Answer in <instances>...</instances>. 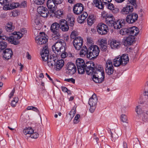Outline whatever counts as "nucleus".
<instances>
[{
  "label": "nucleus",
  "instance_id": "48",
  "mask_svg": "<svg viewBox=\"0 0 148 148\" xmlns=\"http://www.w3.org/2000/svg\"><path fill=\"white\" fill-rule=\"evenodd\" d=\"M85 19L83 18L82 16H79L77 18L78 22L80 23H83Z\"/></svg>",
  "mask_w": 148,
  "mask_h": 148
},
{
  "label": "nucleus",
  "instance_id": "25",
  "mask_svg": "<svg viewBox=\"0 0 148 148\" xmlns=\"http://www.w3.org/2000/svg\"><path fill=\"white\" fill-rule=\"evenodd\" d=\"M97 99L95 94H93L89 99L88 104L90 106H96L97 102Z\"/></svg>",
  "mask_w": 148,
  "mask_h": 148
},
{
  "label": "nucleus",
  "instance_id": "34",
  "mask_svg": "<svg viewBox=\"0 0 148 148\" xmlns=\"http://www.w3.org/2000/svg\"><path fill=\"white\" fill-rule=\"evenodd\" d=\"M95 21L94 16L93 15H90L87 19V23L89 25H91Z\"/></svg>",
  "mask_w": 148,
  "mask_h": 148
},
{
  "label": "nucleus",
  "instance_id": "28",
  "mask_svg": "<svg viewBox=\"0 0 148 148\" xmlns=\"http://www.w3.org/2000/svg\"><path fill=\"white\" fill-rule=\"evenodd\" d=\"M93 4L98 8L102 9L103 8V5L101 0H95L93 1Z\"/></svg>",
  "mask_w": 148,
  "mask_h": 148
},
{
  "label": "nucleus",
  "instance_id": "15",
  "mask_svg": "<svg viewBox=\"0 0 148 148\" xmlns=\"http://www.w3.org/2000/svg\"><path fill=\"white\" fill-rule=\"evenodd\" d=\"M38 12L41 16L43 17H46L49 14V11L45 7L43 6H40L37 9Z\"/></svg>",
  "mask_w": 148,
  "mask_h": 148
},
{
  "label": "nucleus",
  "instance_id": "55",
  "mask_svg": "<svg viewBox=\"0 0 148 148\" xmlns=\"http://www.w3.org/2000/svg\"><path fill=\"white\" fill-rule=\"evenodd\" d=\"M90 112L92 113H93L94 110H95V109L96 108V106H90Z\"/></svg>",
  "mask_w": 148,
  "mask_h": 148
},
{
  "label": "nucleus",
  "instance_id": "10",
  "mask_svg": "<svg viewBox=\"0 0 148 148\" xmlns=\"http://www.w3.org/2000/svg\"><path fill=\"white\" fill-rule=\"evenodd\" d=\"M105 70L106 73L109 75H110L113 73L114 67L111 60L108 59L106 61Z\"/></svg>",
  "mask_w": 148,
  "mask_h": 148
},
{
  "label": "nucleus",
  "instance_id": "39",
  "mask_svg": "<svg viewBox=\"0 0 148 148\" xmlns=\"http://www.w3.org/2000/svg\"><path fill=\"white\" fill-rule=\"evenodd\" d=\"M56 17L59 18L62 17L63 15V12L61 10H58L55 13Z\"/></svg>",
  "mask_w": 148,
  "mask_h": 148
},
{
  "label": "nucleus",
  "instance_id": "3",
  "mask_svg": "<svg viewBox=\"0 0 148 148\" xmlns=\"http://www.w3.org/2000/svg\"><path fill=\"white\" fill-rule=\"evenodd\" d=\"M129 58L127 54H124L116 57L113 60V65L115 67H118L120 65L124 66L129 62Z\"/></svg>",
  "mask_w": 148,
  "mask_h": 148
},
{
  "label": "nucleus",
  "instance_id": "8",
  "mask_svg": "<svg viewBox=\"0 0 148 148\" xmlns=\"http://www.w3.org/2000/svg\"><path fill=\"white\" fill-rule=\"evenodd\" d=\"M66 73L69 75L75 74L77 71L76 66L75 64L71 62H68L66 65Z\"/></svg>",
  "mask_w": 148,
  "mask_h": 148
},
{
  "label": "nucleus",
  "instance_id": "63",
  "mask_svg": "<svg viewBox=\"0 0 148 148\" xmlns=\"http://www.w3.org/2000/svg\"><path fill=\"white\" fill-rule=\"evenodd\" d=\"M15 92V90L14 89H13L11 92L10 95V98L12 97V96L14 95V93Z\"/></svg>",
  "mask_w": 148,
  "mask_h": 148
},
{
  "label": "nucleus",
  "instance_id": "30",
  "mask_svg": "<svg viewBox=\"0 0 148 148\" xmlns=\"http://www.w3.org/2000/svg\"><path fill=\"white\" fill-rule=\"evenodd\" d=\"M15 4L14 3H12L10 0V3H9L8 5L3 6V9L4 10H6L14 9L15 8Z\"/></svg>",
  "mask_w": 148,
  "mask_h": 148
},
{
  "label": "nucleus",
  "instance_id": "47",
  "mask_svg": "<svg viewBox=\"0 0 148 148\" xmlns=\"http://www.w3.org/2000/svg\"><path fill=\"white\" fill-rule=\"evenodd\" d=\"M34 3L37 5H41L44 2L45 0H33Z\"/></svg>",
  "mask_w": 148,
  "mask_h": 148
},
{
  "label": "nucleus",
  "instance_id": "31",
  "mask_svg": "<svg viewBox=\"0 0 148 148\" xmlns=\"http://www.w3.org/2000/svg\"><path fill=\"white\" fill-rule=\"evenodd\" d=\"M34 132L33 130L31 127L26 128L24 129L23 133V134L26 136L31 134Z\"/></svg>",
  "mask_w": 148,
  "mask_h": 148
},
{
  "label": "nucleus",
  "instance_id": "60",
  "mask_svg": "<svg viewBox=\"0 0 148 148\" xmlns=\"http://www.w3.org/2000/svg\"><path fill=\"white\" fill-rule=\"evenodd\" d=\"M112 0H103V3L106 4L110 3Z\"/></svg>",
  "mask_w": 148,
  "mask_h": 148
},
{
  "label": "nucleus",
  "instance_id": "20",
  "mask_svg": "<svg viewBox=\"0 0 148 148\" xmlns=\"http://www.w3.org/2000/svg\"><path fill=\"white\" fill-rule=\"evenodd\" d=\"M60 29L63 32H66L69 29V26L67 24L66 21L62 19L60 21Z\"/></svg>",
  "mask_w": 148,
  "mask_h": 148
},
{
  "label": "nucleus",
  "instance_id": "16",
  "mask_svg": "<svg viewBox=\"0 0 148 148\" xmlns=\"http://www.w3.org/2000/svg\"><path fill=\"white\" fill-rule=\"evenodd\" d=\"M106 18L105 22L109 26L113 27L114 28V25L116 21H115V19L112 15H107Z\"/></svg>",
  "mask_w": 148,
  "mask_h": 148
},
{
  "label": "nucleus",
  "instance_id": "42",
  "mask_svg": "<svg viewBox=\"0 0 148 148\" xmlns=\"http://www.w3.org/2000/svg\"><path fill=\"white\" fill-rule=\"evenodd\" d=\"M7 47V43L5 41L0 42V49L3 50Z\"/></svg>",
  "mask_w": 148,
  "mask_h": 148
},
{
  "label": "nucleus",
  "instance_id": "62",
  "mask_svg": "<svg viewBox=\"0 0 148 148\" xmlns=\"http://www.w3.org/2000/svg\"><path fill=\"white\" fill-rule=\"evenodd\" d=\"M26 57L28 59L31 60V56L29 54L28 52H27L26 53Z\"/></svg>",
  "mask_w": 148,
  "mask_h": 148
},
{
  "label": "nucleus",
  "instance_id": "24",
  "mask_svg": "<svg viewBox=\"0 0 148 148\" xmlns=\"http://www.w3.org/2000/svg\"><path fill=\"white\" fill-rule=\"evenodd\" d=\"M64 61L62 60H58L56 59L55 63L53 65H55L56 70L58 71L60 70L62 67L64 66Z\"/></svg>",
  "mask_w": 148,
  "mask_h": 148
},
{
  "label": "nucleus",
  "instance_id": "51",
  "mask_svg": "<svg viewBox=\"0 0 148 148\" xmlns=\"http://www.w3.org/2000/svg\"><path fill=\"white\" fill-rule=\"evenodd\" d=\"M64 81L73 84H74L75 83V79L72 78L69 79H64Z\"/></svg>",
  "mask_w": 148,
  "mask_h": 148
},
{
  "label": "nucleus",
  "instance_id": "46",
  "mask_svg": "<svg viewBox=\"0 0 148 148\" xmlns=\"http://www.w3.org/2000/svg\"><path fill=\"white\" fill-rule=\"evenodd\" d=\"M39 135L37 133L34 132L28 136L29 137H31L32 138L36 139L38 137Z\"/></svg>",
  "mask_w": 148,
  "mask_h": 148
},
{
  "label": "nucleus",
  "instance_id": "17",
  "mask_svg": "<svg viewBox=\"0 0 148 148\" xmlns=\"http://www.w3.org/2000/svg\"><path fill=\"white\" fill-rule=\"evenodd\" d=\"M13 35L9 37L8 42L14 45H17L19 43V41L18 40L19 37L16 34H15L14 32L13 33Z\"/></svg>",
  "mask_w": 148,
  "mask_h": 148
},
{
  "label": "nucleus",
  "instance_id": "35",
  "mask_svg": "<svg viewBox=\"0 0 148 148\" xmlns=\"http://www.w3.org/2000/svg\"><path fill=\"white\" fill-rule=\"evenodd\" d=\"M76 113L75 109L73 108L70 111L69 113L67 115V117L70 120H71L74 117L75 114Z\"/></svg>",
  "mask_w": 148,
  "mask_h": 148
},
{
  "label": "nucleus",
  "instance_id": "43",
  "mask_svg": "<svg viewBox=\"0 0 148 148\" xmlns=\"http://www.w3.org/2000/svg\"><path fill=\"white\" fill-rule=\"evenodd\" d=\"M78 35L77 32L75 31H73L70 37L71 39L74 40L75 39V38H77L78 37H77V36Z\"/></svg>",
  "mask_w": 148,
  "mask_h": 148
},
{
  "label": "nucleus",
  "instance_id": "9",
  "mask_svg": "<svg viewBox=\"0 0 148 148\" xmlns=\"http://www.w3.org/2000/svg\"><path fill=\"white\" fill-rule=\"evenodd\" d=\"M46 35L44 32H40V35L35 38L36 42L39 45H42L45 44L47 41L48 39L46 38Z\"/></svg>",
  "mask_w": 148,
  "mask_h": 148
},
{
  "label": "nucleus",
  "instance_id": "50",
  "mask_svg": "<svg viewBox=\"0 0 148 148\" xmlns=\"http://www.w3.org/2000/svg\"><path fill=\"white\" fill-rule=\"evenodd\" d=\"M9 37H8L5 36H0V42L3 41V40H7L8 41Z\"/></svg>",
  "mask_w": 148,
  "mask_h": 148
},
{
  "label": "nucleus",
  "instance_id": "7",
  "mask_svg": "<svg viewBox=\"0 0 148 148\" xmlns=\"http://www.w3.org/2000/svg\"><path fill=\"white\" fill-rule=\"evenodd\" d=\"M133 32L135 33V35L136 34H138V29L136 27H133L129 28H123L119 31V33L122 35H125L127 34H132L133 33Z\"/></svg>",
  "mask_w": 148,
  "mask_h": 148
},
{
  "label": "nucleus",
  "instance_id": "18",
  "mask_svg": "<svg viewBox=\"0 0 148 148\" xmlns=\"http://www.w3.org/2000/svg\"><path fill=\"white\" fill-rule=\"evenodd\" d=\"M13 35L9 37L8 42L14 45H17L19 43V41L18 40L19 37L16 34H15L14 32L13 33Z\"/></svg>",
  "mask_w": 148,
  "mask_h": 148
},
{
  "label": "nucleus",
  "instance_id": "40",
  "mask_svg": "<svg viewBox=\"0 0 148 148\" xmlns=\"http://www.w3.org/2000/svg\"><path fill=\"white\" fill-rule=\"evenodd\" d=\"M108 8L111 10H113V12H114V11H115V12L117 13L119 12V9L117 8H115L114 9V6L113 4L112 3H109L108 5Z\"/></svg>",
  "mask_w": 148,
  "mask_h": 148
},
{
  "label": "nucleus",
  "instance_id": "2",
  "mask_svg": "<svg viewBox=\"0 0 148 148\" xmlns=\"http://www.w3.org/2000/svg\"><path fill=\"white\" fill-rule=\"evenodd\" d=\"M45 48H43L42 51L41 55L43 60L47 64L48 66L52 67L53 64L55 63V60H56V57L53 56H50L49 57V51L45 47Z\"/></svg>",
  "mask_w": 148,
  "mask_h": 148
},
{
  "label": "nucleus",
  "instance_id": "52",
  "mask_svg": "<svg viewBox=\"0 0 148 148\" xmlns=\"http://www.w3.org/2000/svg\"><path fill=\"white\" fill-rule=\"evenodd\" d=\"M107 45H104L102 46H99L101 50L102 51H105L107 49Z\"/></svg>",
  "mask_w": 148,
  "mask_h": 148
},
{
  "label": "nucleus",
  "instance_id": "61",
  "mask_svg": "<svg viewBox=\"0 0 148 148\" xmlns=\"http://www.w3.org/2000/svg\"><path fill=\"white\" fill-rule=\"evenodd\" d=\"M61 88L62 90L64 92H66L67 91V89L65 87L62 86Z\"/></svg>",
  "mask_w": 148,
  "mask_h": 148
},
{
  "label": "nucleus",
  "instance_id": "21",
  "mask_svg": "<svg viewBox=\"0 0 148 148\" xmlns=\"http://www.w3.org/2000/svg\"><path fill=\"white\" fill-rule=\"evenodd\" d=\"M133 10L134 9L132 6L127 4L125 7L123 8L121 12L122 14L126 15L132 12Z\"/></svg>",
  "mask_w": 148,
  "mask_h": 148
},
{
  "label": "nucleus",
  "instance_id": "56",
  "mask_svg": "<svg viewBox=\"0 0 148 148\" xmlns=\"http://www.w3.org/2000/svg\"><path fill=\"white\" fill-rule=\"evenodd\" d=\"M20 6L21 8H25L26 6V2L24 1H23L21 3Z\"/></svg>",
  "mask_w": 148,
  "mask_h": 148
},
{
  "label": "nucleus",
  "instance_id": "26",
  "mask_svg": "<svg viewBox=\"0 0 148 148\" xmlns=\"http://www.w3.org/2000/svg\"><path fill=\"white\" fill-rule=\"evenodd\" d=\"M120 42L116 40H113L110 42V46L112 49H118L120 46Z\"/></svg>",
  "mask_w": 148,
  "mask_h": 148
},
{
  "label": "nucleus",
  "instance_id": "4",
  "mask_svg": "<svg viewBox=\"0 0 148 148\" xmlns=\"http://www.w3.org/2000/svg\"><path fill=\"white\" fill-rule=\"evenodd\" d=\"M64 43L62 40H59L52 47L54 53L58 55H60L62 52L64 51L65 47L63 45Z\"/></svg>",
  "mask_w": 148,
  "mask_h": 148
},
{
  "label": "nucleus",
  "instance_id": "11",
  "mask_svg": "<svg viewBox=\"0 0 148 148\" xmlns=\"http://www.w3.org/2000/svg\"><path fill=\"white\" fill-rule=\"evenodd\" d=\"M97 29L98 33L102 35L106 34L108 31V29L107 26L102 23L98 24L97 27Z\"/></svg>",
  "mask_w": 148,
  "mask_h": 148
},
{
  "label": "nucleus",
  "instance_id": "64",
  "mask_svg": "<svg viewBox=\"0 0 148 148\" xmlns=\"http://www.w3.org/2000/svg\"><path fill=\"white\" fill-rule=\"evenodd\" d=\"M123 148H127V144L125 142L123 143Z\"/></svg>",
  "mask_w": 148,
  "mask_h": 148
},
{
  "label": "nucleus",
  "instance_id": "14",
  "mask_svg": "<svg viewBox=\"0 0 148 148\" xmlns=\"http://www.w3.org/2000/svg\"><path fill=\"white\" fill-rule=\"evenodd\" d=\"M134 33V32H133ZM133 33L129 34V36L127 37L126 39L125 40L124 42V45L125 46H127V45H131L135 41L134 36H136L138 34H136Z\"/></svg>",
  "mask_w": 148,
  "mask_h": 148
},
{
  "label": "nucleus",
  "instance_id": "36",
  "mask_svg": "<svg viewBox=\"0 0 148 148\" xmlns=\"http://www.w3.org/2000/svg\"><path fill=\"white\" fill-rule=\"evenodd\" d=\"M68 19V23H69V25L70 26L73 27L74 25L75 22L74 18L72 16H69Z\"/></svg>",
  "mask_w": 148,
  "mask_h": 148
},
{
  "label": "nucleus",
  "instance_id": "49",
  "mask_svg": "<svg viewBox=\"0 0 148 148\" xmlns=\"http://www.w3.org/2000/svg\"><path fill=\"white\" fill-rule=\"evenodd\" d=\"M80 116L79 114H77L75 117L73 122L74 124H77L78 123L79 121V118L80 117Z\"/></svg>",
  "mask_w": 148,
  "mask_h": 148
},
{
  "label": "nucleus",
  "instance_id": "33",
  "mask_svg": "<svg viewBox=\"0 0 148 148\" xmlns=\"http://www.w3.org/2000/svg\"><path fill=\"white\" fill-rule=\"evenodd\" d=\"M26 32L27 30L25 29H21L19 32H14L15 34H16L18 36L19 38H21Z\"/></svg>",
  "mask_w": 148,
  "mask_h": 148
},
{
  "label": "nucleus",
  "instance_id": "45",
  "mask_svg": "<svg viewBox=\"0 0 148 148\" xmlns=\"http://www.w3.org/2000/svg\"><path fill=\"white\" fill-rule=\"evenodd\" d=\"M121 121L123 123H127V118L126 115L125 114H122L121 117Z\"/></svg>",
  "mask_w": 148,
  "mask_h": 148
},
{
  "label": "nucleus",
  "instance_id": "59",
  "mask_svg": "<svg viewBox=\"0 0 148 148\" xmlns=\"http://www.w3.org/2000/svg\"><path fill=\"white\" fill-rule=\"evenodd\" d=\"M130 3L131 5H133V6H136V0H130Z\"/></svg>",
  "mask_w": 148,
  "mask_h": 148
},
{
  "label": "nucleus",
  "instance_id": "12",
  "mask_svg": "<svg viewBox=\"0 0 148 148\" xmlns=\"http://www.w3.org/2000/svg\"><path fill=\"white\" fill-rule=\"evenodd\" d=\"M83 39L80 37H78L73 40V45L75 49L77 50H79L83 45Z\"/></svg>",
  "mask_w": 148,
  "mask_h": 148
},
{
  "label": "nucleus",
  "instance_id": "58",
  "mask_svg": "<svg viewBox=\"0 0 148 148\" xmlns=\"http://www.w3.org/2000/svg\"><path fill=\"white\" fill-rule=\"evenodd\" d=\"M88 15V14L87 12H84L82 14H81L80 16H82L83 18H84L86 19L87 16Z\"/></svg>",
  "mask_w": 148,
  "mask_h": 148
},
{
  "label": "nucleus",
  "instance_id": "44",
  "mask_svg": "<svg viewBox=\"0 0 148 148\" xmlns=\"http://www.w3.org/2000/svg\"><path fill=\"white\" fill-rule=\"evenodd\" d=\"M10 1V0H0V3L4 6L8 5Z\"/></svg>",
  "mask_w": 148,
  "mask_h": 148
},
{
  "label": "nucleus",
  "instance_id": "29",
  "mask_svg": "<svg viewBox=\"0 0 148 148\" xmlns=\"http://www.w3.org/2000/svg\"><path fill=\"white\" fill-rule=\"evenodd\" d=\"M81 48L80 55L82 57L86 55L87 56V54L88 52V48L87 49V47L85 46H83Z\"/></svg>",
  "mask_w": 148,
  "mask_h": 148
},
{
  "label": "nucleus",
  "instance_id": "38",
  "mask_svg": "<svg viewBox=\"0 0 148 148\" xmlns=\"http://www.w3.org/2000/svg\"><path fill=\"white\" fill-rule=\"evenodd\" d=\"M98 41L99 46L104 45H107V40L105 39H100L98 40Z\"/></svg>",
  "mask_w": 148,
  "mask_h": 148
},
{
  "label": "nucleus",
  "instance_id": "53",
  "mask_svg": "<svg viewBox=\"0 0 148 148\" xmlns=\"http://www.w3.org/2000/svg\"><path fill=\"white\" fill-rule=\"evenodd\" d=\"M87 40L88 43L90 44V46H92V45L93 44V42L92 39L90 38H87Z\"/></svg>",
  "mask_w": 148,
  "mask_h": 148
},
{
  "label": "nucleus",
  "instance_id": "32",
  "mask_svg": "<svg viewBox=\"0 0 148 148\" xmlns=\"http://www.w3.org/2000/svg\"><path fill=\"white\" fill-rule=\"evenodd\" d=\"M13 23L12 22H9L5 26V29L8 32H11L12 31L14 28V27L12 25Z\"/></svg>",
  "mask_w": 148,
  "mask_h": 148
},
{
  "label": "nucleus",
  "instance_id": "19",
  "mask_svg": "<svg viewBox=\"0 0 148 148\" xmlns=\"http://www.w3.org/2000/svg\"><path fill=\"white\" fill-rule=\"evenodd\" d=\"M84 7L81 3H78L75 5L73 7L74 13L76 14H80L83 11Z\"/></svg>",
  "mask_w": 148,
  "mask_h": 148
},
{
  "label": "nucleus",
  "instance_id": "22",
  "mask_svg": "<svg viewBox=\"0 0 148 148\" xmlns=\"http://www.w3.org/2000/svg\"><path fill=\"white\" fill-rule=\"evenodd\" d=\"M13 55V52L10 49H5L3 51V57L6 59L8 60L10 59Z\"/></svg>",
  "mask_w": 148,
  "mask_h": 148
},
{
  "label": "nucleus",
  "instance_id": "57",
  "mask_svg": "<svg viewBox=\"0 0 148 148\" xmlns=\"http://www.w3.org/2000/svg\"><path fill=\"white\" fill-rule=\"evenodd\" d=\"M61 55L62 58H64L66 57L67 56V54L66 52H62L60 54Z\"/></svg>",
  "mask_w": 148,
  "mask_h": 148
},
{
  "label": "nucleus",
  "instance_id": "37",
  "mask_svg": "<svg viewBox=\"0 0 148 148\" xmlns=\"http://www.w3.org/2000/svg\"><path fill=\"white\" fill-rule=\"evenodd\" d=\"M76 64L77 66H80V65H84L85 64L83 60L81 58H79L77 59L76 62Z\"/></svg>",
  "mask_w": 148,
  "mask_h": 148
},
{
  "label": "nucleus",
  "instance_id": "6",
  "mask_svg": "<svg viewBox=\"0 0 148 148\" xmlns=\"http://www.w3.org/2000/svg\"><path fill=\"white\" fill-rule=\"evenodd\" d=\"M60 28V25L57 23L55 22L53 23L51 25L50 27L51 31L54 34L53 36V40L58 39L60 35L59 31Z\"/></svg>",
  "mask_w": 148,
  "mask_h": 148
},
{
  "label": "nucleus",
  "instance_id": "54",
  "mask_svg": "<svg viewBox=\"0 0 148 148\" xmlns=\"http://www.w3.org/2000/svg\"><path fill=\"white\" fill-rule=\"evenodd\" d=\"M56 5L61 4L63 2V0H53Z\"/></svg>",
  "mask_w": 148,
  "mask_h": 148
},
{
  "label": "nucleus",
  "instance_id": "13",
  "mask_svg": "<svg viewBox=\"0 0 148 148\" xmlns=\"http://www.w3.org/2000/svg\"><path fill=\"white\" fill-rule=\"evenodd\" d=\"M138 18V14L136 13H133L127 16L126 21L128 23L132 24L137 20Z\"/></svg>",
  "mask_w": 148,
  "mask_h": 148
},
{
  "label": "nucleus",
  "instance_id": "27",
  "mask_svg": "<svg viewBox=\"0 0 148 148\" xmlns=\"http://www.w3.org/2000/svg\"><path fill=\"white\" fill-rule=\"evenodd\" d=\"M53 0H48L47 2V6L49 9H56V5Z\"/></svg>",
  "mask_w": 148,
  "mask_h": 148
},
{
  "label": "nucleus",
  "instance_id": "5",
  "mask_svg": "<svg viewBox=\"0 0 148 148\" xmlns=\"http://www.w3.org/2000/svg\"><path fill=\"white\" fill-rule=\"evenodd\" d=\"M99 51V48L97 46L94 45L90 46L88 48L87 57L90 59L95 58L98 56Z\"/></svg>",
  "mask_w": 148,
  "mask_h": 148
},
{
  "label": "nucleus",
  "instance_id": "1",
  "mask_svg": "<svg viewBox=\"0 0 148 148\" xmlns=\"http://www.w3.org/2000/svg\"><path fill=\"white\" fill-rule=\"evenodd\" d=\"M77 67L79 74H83L85 70L88 75L93 74L92 79L95 82L100 83L104 81V73L101 66L96 65L95 66L94 62L90 61L86 62L84 65H80Z\"/></svg>",
  "mask_w": 148,
  "mask_h": 148
},
{
  "label": "nucleus",
  "instance_id": "41",
  "mask_svg": "<svg viewBox=\"0 0 148 148\" xmlns=\"http://www.w3.org/2000/svg\"><path fill=\"white\" fill-rule=\"evenodd\" d=\"M135 111L137 114L138 115L141 114L143 112V111L141 109V106L140 105L136 106V108Z\"/></svg>",
  "mask_w": 148,
  "mask_h": 148
},
{
  "label": "nucleus",
  "instance_id": "23",
  "mask_svg": "<svg viewBox=\"0 0 148 148\" xmlns=\"http://www.w3.org/2000/svg\"><path fill=\"white\" fill-rule=\"evenodd\" d=\"M125 23V21L124 19H119L116 21L114 25V29H118L124 26Z\"/></svg>",
  "mask_w": 148,
  "mask_h": 148
}]
</instances>
